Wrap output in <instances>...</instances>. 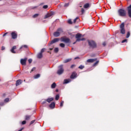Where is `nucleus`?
<instances>
[{
  "instance_id": "nucleus-1",
  "label": "nucleus",
  "mask_w": 131,
  "mask_h": 131,
  "mask_svg": "<svg viewBox=\"0 0 131 131\" xmlns=\"http://www.w3.org/2000/svg\"><path fill=\"white\" fill-rule=\"evenodd\" d=\"M118 14L120 17H126V11L122 8L118 10Z\"/></svg>"
},
{
  "instance_id": "nucleus-2",
  "label": "nucleus",
  "mask_w": 131,
  "mask_h": 131,
  "mask_svg": "<svg viewBox=\"0 0 131 131\" xmlns=\"http://www.w3.org/2000/svg\"><path fill=\"white\" fill-rule=\"evenodd\" d=\"M89 46L92 49H96L97 48V43L93 40H88Z\"/></svg>"
},
{
  "instance_id": "nucleus-3",
  "label": "nucleus",
  "mask_w": 131,
  "mask_h": 131,
  "mask_svg": "<svg viewBox=\"0 0 131 131\" xmlns=\"http://www.w3.org/2000/svg\"><path fill=\"white\" fill-rule=\"evenodd\" d=\"M81 36H82V35L81 34L77 33L75 36V37L76 38V41H83V40H85V38H80L81 37Z\"/></svg>"
},
{
  "instance_id": "nucleus-4",
  "label": "nucleus",
  "mask_w": 131,
  "mask_h": 131,
  "mask_svg": "<svg viewBox=\"0 0 131 131\" xmlns=\"http://www.w3.org/2000/svg\"><path fill=\"white\" fill-rule=\"evenodd\" d=\"M120 32L121 34H125V29H124V23H122L120 25Z\"/></svg>"
},
{
  "instance_id": "nucleus-5",
  "label": "nucleus",
  "mask_w": 131,
  "mask_h": 131,
  "mask_svg": "<svg viewBox=\"0 0 131 131\" xmlns=\"http://www.w3.org/2000/svg\"><path fill=\"white\" fill-rule=\"evenodd\" d=\"M59 69L57 71V74L58 75H61V74H63V72H64V69H63V65H61L59 67Z\"/></svg>"
},
{
  "instance_id": "nucleus-6",
  "label": "nucleus",
  "mask_w": 131,
  "mask_h": 131,
  "mask_svg": "<svg viewBox=\"0 0 131 131\" xmlns=\"http://www.w3.org/2000/svg\"><path fill=\"white\" fill-rule=\"evenodd\" d=\"M61 41L66 42V43H70V39H69V38H64L63 37H62L61 38Z\"/></svg>"
},
{
  "instance_id": "nucleus-7",
  "label": "nucleus",
  "mask_w": 131,
  "mask_h": 131,
  "mask_svg": "<svg viewBox=\"0 0 131 131\" xmlns=\"http://www.w3.org/2000/svg\"><path fill=\"white\" fill-rule=\"evenodd\" d=\"M27 61V58H25L24 59H20V64L23 66H26V61Z\"/></svg>"
},
{
  "instance_id": "nucleus-8",
  "label": "nucleus",
  "mask_w": 131,
  "mask_h": 131,
  "mask_svg": "<svg viewBox=\"0 0 131 131\" xmlns=\"http://www.w3.org/2000/svg\"><path fill=\"white\" fill-rule=\"evenodd\" d=\"M59 40H60V39L59 38H54L50 42V43L49 44V46H51V45H53V43H55V42H58Z\"/></svg>"
},
{
  "instance_id": "nucleus-9",
  "label": "nucleus",
  "mask_w": 131,
  "mask_h": 131,
  "mask_svg": "<svg viewBox=\"0 0 131 131\" xmlns=\"http://www.w3.org/2000/svg\"><path fill=\"white\" fill-rule=\"evenodd\" d=\"M12 39H16L18 37V34L17 33L12 32L11 34Z\"/></svg>"
},
{
  "instance_id": "nucleus-10",
  "label": "nucleus",
  "mask_w": 131,
  "mask_h": 131,
  "mask_svg": "<svg viewBox=\"0 0 131 131\" xmlns=\"http://www.w3.org/2000/svg\"><path fill=\"white\" fill-rule=\"evenodd\" d=\"M53 15H54V12H53L48 13L45 15L44 19H47L48 18H49V17H51V16H53Z\"/></svg>"
},
{
  "instance_id": "nucleus-11",
  "label": "nucleus",
  "mask_w": 131,
  "mask_h": 131,
  "mask_svg": "<svg viewBox=\"0 0 131 131\" xmlns=\"http://www.w3.org/2000/svg\"><path fill=\"white\" fill-rule=\"evenodd\" d=\"M16 49H17V47L16 46H14L11 49L10 52H11L12 54H16V52L15 51V50H16Z\"/></svg>"
},
{
  "instance_id": "nucleus-12",
  "label": "nucleus",
  "mask_w": 131,
  "mask_h": 131,
  "mask_svg": "<svg viewBox=\"0 0 131 131\" xmlns=\"http://www.w3.org/2000/svg\"><path fill=\"white\" fill-rule=\"evenodd\" d=\"M77 75V74H76L75 72L72 73L70 76V78H72V79H74V78H76V76Z\"/></svg>"
},
{
  "instance_id": "nucleus-13",
  "label": "nucleus",
  "mask_w": 131,
  "mask_h": 131,
  "mask_svg": "<svg viewBox=\"0 0 131 131\" xmlns=\"http://www.w3.org/2000/svg\"><path fill=\"white\" fill-rule=\"evenodd\" d=\"M22 82H23V81H22V80L21 79L17 80L16 82V86H18V85H20V84H21Z\"/></svg>"
},
{
  "instance_id": "nucleus-14",
  "label": "nucleus",
  "mask_w": 131,
  "mask_h": 131,
  "mask_svg": "<svg viewBox=\"0 0 131 131\" xmlns=\"http://www.w3.org/2000/svg\"><path fill=\"white\" fill-rule=\"evenodd\" d=\"M55 106H56V104L55 102H52L50 105L49 107L51 108V109H54L55 108Z\"/></svg>"
},
{
  "instance_id": "nucleus-15",
  "label": "nucleus",
  "mask_w": 131,
  "mask_h": 131,
  "mask_svg": "<svg viewBox=\"0 0 131 131\" xmlns=\"http://www.w3.org/2000/svg\"><path fill=\"white\" fill-rule=\"evenodd\" d=\"M60 33L59 32H57V31L56 32H55L53 33V35L54 36H55V37H59V36L60 35Z\"/></svg>"
},
{
  "instance_id": "nucleus-16",
  "label": "nucleus",
  "mask_w": 131,
  "mask_h": 131,
  "mask_svg": "<svg viewBox=\"0 0 131 131\" xmlns=\"http://www.w3.org/2000/svg\"><path fill=\"white\" fill-rule=\"evenodd\" d=\"M90 6L91 5H90L89 3H86L84 5L83 8L84 9H88V8H90Z\"/></svg>"
},
{
  "instance_id": "nucleus-17",
  "label": "nucleus",
  "mask_w": 131,
  "mask_h": 131,
  "mask_svg": "<svg viewBox=\"0 0 131 131\" xmlns=\"http://www.w3.org/2000/svg\"><path fill=\"white\" fill-rule=\"evenodd\" d=\"M96 61V59H89L87 60V62L88 63H93Z\"/></svg>"
},
{
  "instance_id": "nucleus-18",
  "label": "nucleus",
  "mask_w": 131,
  "mask_h": 131,
  "mask_svg": "<svg viewBox=\"0 0 131 131\" xmlns=\"http://www.w3.org/2000/svg\"><path fill=\"white\" fill-rule=\"evenodd\" d=\"M48 103H51L52 101H54V98H49L46 100Z\"/></svg>"
},
{
  "instance_id": "nucleus-19",
  "label": "nucleus",
  "mask_w": 131,
  "mask_h": 131,
  "mask_svg": "<svg viewBox=\"0 0 131 131\" xmlns=\"http://www.w3.org/2000/svg\"><path fill=\"white\" fill-rule=\"evenodd\" d=\"M37 58L38 59H41V58H42V53H41V52H40L39 54H38L37 55Z\"/></svg>"
},
{
  "instance_id": "nucleus-20",
  "label": "nucleus",
  "mask_w": 131,
  "mask_h": 131,
  "mask_svg": "<svg viewBox=\"0 0 131 131\" xmlns=\"http://www.w3.org/2000/svg\"><path fill=\"white\" fill-rule=\"evenodd\" d=\"M31 118V116L30 115H26L25 116V120H29Z\"/></svg>"
},
{
  "instance_id": "nucleus-21",
  "label": "nucleus",
  "mask_w": 131,
  "mask_h": 131,
  "mask_svg": "<svg viewBox=\"0 0 131 131\" xmlns=\"http://www.w3.org/2000/svg\"><path fill=\"white\" fill-rule=\"evenodd\" d=\"M71 81V80L70 79H64V83H69V82H70Z\"/></svg>"
},
{
  "instance_id": "nucleus-22",
  "label": "nucleus",
  "mask_w": 131,
  "mask_h": 131,
  "mask_svg": "<svg viewBox=\"0 0 131 131\" xmlns=\"http://www.w3.org/2000/svg\"><path fill=\"white\" fill-rule=\"evenodd\" d=\"M56 86H57V84H56L55 82H54L51 85V89H55V88H56Z\"/></svg>"
},
{
  "instance_id": "nucleus-23",
  "label": "nucleus",
  "mask_w": 131,
  "mask_h": 131,
  "mask_svg": "<svg viewBox=\"0 0 131 131\" xmlns=\"http://www.w3.org/2000/svg\"><path fill=\"white\" fill-rule=\"evenodd\" d=\"M71 60H72V59L71 58L66 59L64 60L63 63H68V62H70Z\"/></svg>"
},
{
  "instance_id": "nucleus-24",
  "label": "nucleus",
  "mask_w": 131,
  "mask_h": 131,
  "mask_svg": "<svg viewBox=\"0 0 131 131\" xmlns=\"http://www.w3.org/2000/svg\"><path fill=\"white\" fill-rule=\"evenodd\" d=\"M23 48H25V49H27L28 48V46L27 45H23L20 48L19 50H21V49H23Z\"/></svg>"
},
{
  "instance_id": "nucleus-25",
  "label": "nucleus",
  "mask_w": 131,
  "mask_h": 131,
  "mask_svg": "<svg viewBox=\"0 0 131 131\" xmlns=\"http://www.w3.org/2000/svg\"><path fill=\"white\" fill-rule=\"evenodd\" d=\"M39 77H40V74H37V75L34 76V78L35 79H37V78H39Z\"/></svg>"
},
{
  "instance_id": "nucleus-26",
  "label": "nucleus",
  "mask_w": 131,
  "mask_h": 131,
  "mask_svg": "<svg viewBox=\"0 0 131 131\" xmlns=\"http://www.w3.org/2000/svg\"><path fill=\"white\" fill-rule=\"evenodd\" d=\"M39 16V14L36 13L33 15V18H37Z\"/></svg>"
},
{
  "instance_id": "nucleus-27",
  "label": "nucleus",
  "mask_w": 131,
  "mask_h": 131,
  "mask_svg": "<svg viewBox=\"0 0 131 131\" xmlns=\"http://www.w3.org/2000/svg\"><path fill=\"white\" fill-rule=\"evenodd\" d=\"M59 98H60V96L58 94H57L56 95L55 100L56 101H58V100H59Z\"/></svg>"
},
{
  "instance_id": "nucleus-28",
  "label": "nucleus",
  "mask_w": 131,
  "mask_h": 131,
  "mask_svg": "<svg viewBox=\"0 0 131 131\" xmlns=\"http://www.w3.org/2000/svg\"><path fill=\"white\" fill-rule=\"evenodd\" d=\"M9 101H10V98H7L4 100L5 103H8V102H9Z\"/></svg>"
},
{
  "instance_id": "nucleus-29",
  "label": "nucleus",
  "mask_w": 131,
  "mask_h": 131,
  "mask_svg": "<svg viewBox=\"0 0 131 131\" xmlns=\"http://www.w3.org/2000/svg\"><path fill=\"white\" fill-rule=\"evenodd\" d=\"M130 36V33L129 32H127L126 38H128V37H129Z\"/></svg>"
},
{
  "instance_id": "nucleus-30",
  "label": "nucleus",
  "mask_w": 131,
  "mask_h": 131,
  "mask_svg": "<svg viewBox=\"0 0 131 131\" xmlns=\"http://www.w3.org/2000/svg\"><path fill=\"white\" fill-rule=\"evenodd\" d=\"M57 31L61 33V32H63V30L61 28H59L57 29Z\"/></svg>"
},
{
  "instance_id": "nucleus-31",
  "label": "nucleus",
  "mask_w": 131,
  "mask_h": 131,
  "mask_svg": "<svg viewBox=\"0 0 131 131\" xmlns=\"http://www.w3.org/2000/svg\"><path fill=\"white\" fill-rule=\"evenodd\" d=\"M59 46L61 47V48H65V44L63 43H60Z\"/></svg>"
},
{
  "instance_id": "nucleus-32",
  "label": "nucleus",
  "mask_w": 131,
  "mask_h": 131,
  "mask_svg": "<svg viewBox=\"0 0 131 131\" xmlns=\"http://www.w3.org/2000/svg\"><path fill=\"white\" fill-rule=\"evenodd\" d=\"M79 69L82 70L83 68H84V66L80 65L78 67Z\"/></svg>"
},
{
  "instance_id": "nucleus-33",
  "label": "nucleus",
  "mask_w": 131,
  "mask_h": 131,
  "mask_svg": "<svg viewBox=\"0 0 131 131\" xmlns=\"http://www.w3.org/2000/svg\"><path fill=\"white\" fill-rule=\"evenodd\" d=\"M54 52H55V53H58V52H59V48H55Z\"/></svg>"
},
{
  "instance_id": "nucleus-34",
  "label": "nucleus",
  "mask_w": 131,
  "mask_h": 131,
  "mask_svg": "<svg viewBox=\"0 0 131 131\" xmlns=\"http://www.w3.org/2000/svg\"><path fill=\"white\" fill-rule=\"evenodd\" d=\"M63 105H64V101H61L60 102V107H63Z\"/></svg>"
},
{
  "instance_id": "nucleus-35",
  "label": "nucleus",
  "mask_w": 131,
  "mask_h": 131,
  "mask_svg": "<svg viewBox=\"0 0 131 131\" xmlns=\"http://www.w3.org/2000/svg\"><path fill=\"white\" fill-rule=\"evenodd\" d=\"M122 43H123L124 42H127V39H125L122 41Z\"/></svg>"
},
{
  "instance_id": "nucleus-36",
  "label": "nucleus",
  "mask_w": 131,
  "mask_h": 131,
  "mask_svg": "<svg viewBox=\"0 0 131 131\" xmlns=\"http://www.w3.org/2000/svg\"><path fill=\"white\" fill-rule=\"evenodd\" d=\"M34 122H35V120L31 121L30 123V125H31V124H33V123H34Z\"/></svg>"
},
{
  "instance_id": "nucleus-37",
  "label": "nucleus",
  "mask_w": 131,
  "mask_h": 131,
  "mask_svg": "<svg viewBox=\"0 0 131 131\" xmlns=\"http://www.w3.org/2000/svg\"><path fill=\"white\" fill-rule=\"evenodd\" d=\"M68 23L69 24H72V20H71V19H69L68 21Z\"/></svg>"
},
{
  "instance_id": "nucleus-38",
  "label": "nucleus",
  "mask_w": 131,
  "mask_h": 131,
  "mask_svg": "<svg viewBox=\"0 0 131 131\" xmlns=\"http://www.w3.org/2000/svg\"><path fill=\"white\" fill-rule=\"evenodd\" d=\"M28 62H29V64H31V63H32V59H28Z\"/></svg>"
},
{
  "instance_id": "nucleus-39",
  "label": "nucleus",
  "mask_w": 131,
  "mask_h": 131,
  "mask_svg": "<svg viewBox=\"0 0 131 131\" xmlns=\"http://www.w3.org/2000/svg\"><path fill=\"white\" fill-rule=\"evenodd\" d=\"M69 6V3H66V4H64V7L65 8H66V7H68Z\"/></svg>"
},
{
  "instance_id": "nucleus-40",
  "label": "nucleus",
  "mask_w": 131,
  "mask_h": 131,
  "mask_svg": "<svg viewBox=\"0 0 131 131\" xmlns=\"http://www.w3.org/2000/svg\"><path fill=\"white\" fill-rule=\"evenodd\" d=\"M45 50H46V49L43 48L41 50V51L40 53H41V54H42V53H43V52H45Z\"/></svg>"
},
{
  "instance_id": "nucleus-41",
  "label": "nucleus",
  "mask_w": 131,
  "mask_h": 131,
  "mask_svg": "<svg viewBox=\"0 0 131 131\" xmlns=\"http://www.w3.org/2000/svg\"><path fill=\"white\" fill-rule=\"evenodd\" d=\"M81 12L82 14H83L84 13V9L81 8Z\"/></svg>"
},
{
  "instance_id": "nucleus-42",
  "label": "nucleus",
  "mask_w": 131,
  "mask_h": 131,
  "mask_svg": "<svg viewBox=\"0 0 131 131\" xmlns=\"http://www.w3.org/2000/svg\"><path fill=\"white\" fill-rule=\"evenodd\" d=\"M77 19H78V17H77L76 18H75L74 19L73 23H76V20H77Z\"/></svg>"
},
{
  "instance_id": "nucleus-43",
  "label": "nucleus",
  "mask_w": 131,
  "mask_h": 131,
  "mask_svg": "<svg viewBox=\"0 0 131 131\" xmlns=\"http://www.w3.org/2000/svg\"><path fill=\"white\" fill-rule=\"evenodd\" d=\"M47 8H48V5H44L43 6V9H47Z\"/></svg>"
},
{
  "instance_id": "nucleus-44",
  "label": "nucleus",
  "mask_w": 131,
  "mask_h": 131,
  "mask_svg": "<svg viewBox=\"0 0 131 131\" xmlns=\"http://www.w3.org/2000/svg\"><path fill=\"white\" fill-rule=\"evenodd\" d=\"M2 51H5V50H6V47H4V46H3L2 47Z\"/></svg>"
},
{
  "instance_id": "nucleus-45",
  "label": "nucleus",
  "mask_w": 131,
  "mask_h": 131,
  "mask_svg": "<svg viewBox=\"0 0 131 131\" xmlns=\"http://www.w3.org/2000/svg\"><path fill=\"white\" fill-rule=\"evenodd\" d=\"M99 63V61H97L94 64V66H96V65L98 64Z\"/></svg>"
},
{
  "instance_id": "nucleus-46",
  "label": "nucleus",
  "mask_w": 131,
  "mask_h": 131,
  "mask_svg": "<svg viewBox=\"0 0 131 131\" xmlns=\"http://www.w3.org/2000/svg\"><path fill=\"white\" fill-rule=\"evenodd\" d=\"M35 69H36L35 67L33 68L31 70V72H33V71H34V70H35Z\"/></svg>"
},
{
  "instance_id": "nucleus-47",
  "label": "nucleus",
  "mask_w": 131,
  "mask_h": 131,
  "mask_svg": "<svg viewBox=\"0 0 131 131\" xmlns=\"http://www.w3.org/2000/svg\"><path fill=\"white\" fill-rule=\"evenodd\" d=\"M75 64H72L71 66V68L72 69L73 68H74V67H75Z\"/></svg>"
},
{
  "instance_id": "nucleus-48",
  "label": "nucleus",
  "mask_w": 131,
  "mask_h": 131,
  "mask_svg": "<svg viewBox=\"0 0 131 131\" xmlns=\"http://www.w3.org/2000/svg\"><path fill=\"white\" fill-rule=\"evenodd\" d=\"M106 42H103L102 43V46H103V47H106Z\"/></svg>"
},
{
  "instance_id": "nucleus-49",
  "label": "nucleus",
  "mask_w": 131,
  "mask_h": 131,
  "mask_svg": "<svg viewBox=\"0 0 131 131\" xmlns=\"http://www.w3.org/2000/svg\"><path fill=\"white\" fill-rule=\"evenodd\" d=\"M22 124H26V121H23L22 122Z\"/></svg>"
},
{
  "instance_id": "nucleus-50",
  "label": "nucleus",
  "mask_w": 131,
  "mask_h": 131,
  "mask_svg": "<svg viewBox=\"0 0 131 131\" xmlns=\"http://www.w3.org/2000/svg\"><path fill=\"white\" fill-rule=\"evenodd\" d=\"M8 32H6V33H4V34H3V37H5V36H6V35H7V34H8Z\"/></svg>"
},
{
  "instance_id": "nucleus-51",
  "label": "nucleus",
  "mask_w": 131,
  "mask_h": 131,
  "mask_svg": "<svg viewBox=\"0 0 131 131\" xmlns=\"http://www.w3.org/2000/svg\"><path fill=\"white\" fill-rule=\"evenodd\" d=\"M4 105H5V103H4V102H2L0 103L1 106H4Z\"/></svg>"
},
{
  "instance_id": "nucleus-52",
  "label": "nucleus",
  "mask_w": 131,
  "mask_h": 131,
  "mask_svg": "<svg viewBox=\"0 0 131 131\" xmlns=\"http://www.w3.org/2000/svg\"><path fill=\"white\" fill-rule=\"evenodd\" d=\"M76 59H79V57H76L74 58L75 60H76Z\"/></svg>"
},
{
  "instance_id": "nucleus-53",
  "label": "nucleus",
  "mask_w": 131,
  "mask_h": 131,
  "mask_svg": "<svg viewBox=\"0 0 131 131\" xmlns=\"http://www.w3.org/2000/svg\"><path fill=\"white\" fill-rule=\"evenodd\" d=\"M55 91L56 92V93H58V92H59V90L56 89Z\"/></svg>"
},
{
  "instance_id": "nucleus-54",
  "label": "nucleus",
  "mask_w": 131,
  "mask_h": 131,
  "mask_svg": "<svg viewBox=\"0 0 131 131\" xmlns=\"http://www.w3.org/2000/svg\"><path fill=\"white\" fill-rule=\"evenodd\" d=\"M3 97H6V93L3 94Z\"/></svg>"
},
{
  "instance_id": "nucleus-55",
  "label": "nucleus",
  "mask_w": 131,
  "mask_h": 131,
  "mask_svg": "<svg viewBox=\"0 0 131 131\" xmlns=\"http://www.w3.org/2000/svg\"><path fill=\"white\" fill-rule=\"evenodd\" d=\"M49 50H50V51H52L53 48H50Z\"/></svg>"
},
{
  "instance_id": "nucleus-56",
  "label": "nucleus",
  "mask_w": 131,
  "mask_h": 131,
  "mask_svg": "<svg viewBox=\"0 0 131 131\" xmlns=\"http://www.w3.org/2000/svg\"><path fill=\"white\" fill-rule=\"evenodd\" d=\"M36 8H37V7L36 6V7L33 8V9H36Z\"/></svg>"
},
{
  "instance_id": "nucleus-57",
  "label": "nucleus",
  "mask_w": 131,
  "mask_h": 131,
  "mask_svg": "<svg viewBox=\"0 0 131 131\" xmlns=\"http://www.w3.org/2000/svg\"><path fill=\"white\" fill-rule=\"evenodd\" d=\"M75 43H76V42H74L73 43V45H75Z\"/></svg>"
},
{
  "instance_id": "nucleus-58",
  "label": "nucleus",
  "mask_w": 131,
  "mask_h": 131,
  "mask_svg": "<svg viewBox=\"0 0 131 131\" xmlns=\"http://www.w3.org/2000/svg\"><path fill=\"white\" fill-rule=\"evenodd\" d=\"M45 103H46V101L42 102V104H45Z\"/></svg>"
},
{
  "instance_id": "nucleus-59",
  "label": "nucleus",
  "mask_w": 131,
  "mask_h": 131,
  "mask_svg": "<svg viewBox=\"0 0 131 131\" xmlns=\"http://www.w3.org/2000/svg\"><path fill=\"white\" fill-rule=\"evenodd\" d=\"M80 8H81V6H80Z\"/></svg>"
},
{
  "instance_id": "nucleus-60",
  "label": "nucleus",
  "mask_w": 131,
  "mask_h": 131,
  "mask_svg": "<svg viewBox=\"0 0 131 131\" xmlns=\"http://www.w3.org/2000/svg\"><path fill=\"white\" fill-rule=\"evenodd\" d=\"M24 81H25V80H24Z\"/></svg>"
},
{
  "instance_id": "nucleus-61",
  "label": "nucleus",
  "mask_w": 131,
  "mask_h": 131,
  "mask_svg": "<svg viewBox=\"0 0 131 131\" xmlns=\"http://www.w3.org/2000/svg\"><path fill=\"white\" fill-rule=\"evenodd\" d=\"M0 81H1V80H0Z\"/></svg>"
}]
</instances>
